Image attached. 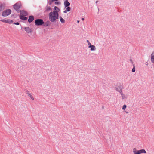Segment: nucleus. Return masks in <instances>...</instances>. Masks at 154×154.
I'll use <instances>...</instances> for the list:
<instances>
[{"label": "nucleus", "instance_id": "nucleus-1", "mask_svg": "<svg viewBox=\"0 0 154 154\" xmlns=\"http://www.w3.org/2000/svg\"><path fill=\"white\" fill-rule=\"evenodd\" d=\"M59 14L58 13L55 11L51 12L49 14V19L51 22L55 23L56 25L58 23L57 19H59Z\"/></svg>", "mask_w": 154, "mask_h": 154}, {"label": "nucleus", "instance_id": "nucleus-2", "mask_svg": "<svg viewBox=\"0 0 154 154\" xmlns=\"http://www.w3.org/2000/svg\"><path fill=\"white\" fill-rule=\"evenodd\" d=\"M13 8L17 11V13L20 12V9L21 8L22 5L21 4V2L20 1H19L15 3L13 6Z\"/></svg>", "mask_w": 154, "mask_h": 154}, {"label": "nucleus", "instance_id": "nucleus-3", "mask_svg": "<svg viewBox=\"0 0 154 154\" xmlns=\"http://www.w3.org/2000/svg\"><path fill=\"white\" fill-rule=\"evenodd\" d=\"M12 11L9 9H6L4 10L2 12V15L3 17H5L9 15L11 13Z\"/></svg>", "mask_w": 154, "mask_h": 154}, {"label": "nucleus", "instance_id": "nucleus-4", "mask_svg": "<svg viewBox=\"0 0 154 154\" xmlns=\"http://www.w3.org/2000/svg\"><path fill=\"white\" fill-rule=\"evenodd\" d=\"M34 23L36 26H41L44 24V21L43 19L39 18L35 19Z\"/></svg>", "mask_w": 154, "mask_h": 154}, {"label": "nucleus", "instance_id": "nucleus-5", "mask_svg": "<svg viewBox=\"0 0 154 154\" xmlns=\"http://www.w3.org/2000/svg\"><path fill=\"white\" fill-rule=\"evenodd\" d=\"M134 154H140L142 153H144V149H142L140 150H137L136 148H134L133 149Z\"/></svg>", "mask_w": 154, "mask_h": 154}, {"label": "nucleus", "instance_id": "nucleus-6", "mask_svg": "<svg viewBox=\"0 0 154 154\" xmlns=\"http://www.w3.org/2000/svg\"><path fill=\"white\" fill-rule=\"evenodd\" d=\"M24 30L27 33H31L33 32V29L29 27H25L24 28Z\"/></svg>", "mask_w": 154, "mask_h": 154}, {"label": "nucleus", "instance_id": "nucleus-7", "mask_svg": "<svg viewBox=\"0 0 154 154\" xmlns=\"http://www.w3.org/2000/svg\"><path fill=\"white\" fill-rule=\"evenodd\" d=\"M0 21L4 23H6L8 24H12L14 22V21L13 20L8 19L7 20L3 19L0 20Z\"/></svg>", "mask_w": 154, "mask_h": 154}, {"label": "nucleus", "instance_id": "nucleus-8", "mask_svg": "<svg viewBox=\"0 0 154 154\" xmlns=\"http://www.w3.org/2000/svg\"><path fill=\"white\" fill-rule=\"evenodd\" d=\"M19 13H20V16H27L28 15L27 12L24 10H20Z\"/></svg>", "mask_w": 154, "mask_h": 154}, {"label": "nucleus", "instance_id": "nucleus-9", "mask_svg": "<svg viewBox=\"0 0 154 154\" xmlns=\"http://www.w3.org/2000/svg\"><path fill=\"white\" fill-rule=\"evenodd\" d=\"M34 17L33 15H30L29 17L28 21L29 23H32L34 20Z\"/></svg>", "mask_w": 154, "mask_h": 154}, {"label": "nucleus", "instance_id": "nucleus-10", "mask_svg": "<svg viewBox=\"0 0 154 154\" xmlns=\"http://www.w3.org/2000/svg\"><path fill=\"white\" fill-rule=\"evenodd\" d=\"M64 4L65 8H66L67 7H69L70 3L68 1V0H66L64 2Z\"/></svg>", "mask_w": 154, "mask_h": 154}, {"label": "nucleus", "instance_id": "nucleus-11", "mask_svg": "<svg viewBox=\"0 0 154 154\" xmlns=\"http://www.w3.org/2000/svg\"><path fill=\"white\" fill-rule=\"evenodd\" d=\"M51 24L50 22L49 21H47L45 23L44 22V24H43L42 26L44 27H47L49 25H50Z\"/></svg>", "mask_w": 154, "mask_h": 154}, {"label": "nucleus", "instance_id": "nucleus-12", "mask_svg": "<svg viewBox=\"0 0 154 154\" xmlns=\"http://www.w3.org/2000/svg\"><path fill=\"white\" fill-rule=\"evenodd\" d=\"M26 16H19L20 19L23 20H27L28 18Z\"/></svg>", "mask_w": 154, "mask_h": 154}, {"label": "nucleus", "instance_id": "nucleus-13", "mask_svg": "<svg viewBox=\"0 0 154 154\" xmlns=\"http://www.w3.org/2000/svg\"><path fill=\"white\" fill-rule=\"evenodd\" d=\"M89 48H91L90 50L91 51H95L96 49L95 46L94 45H91L90 46H88Z\"/></svg>", "mask_w": 154, "mask_h": 154}, {"label": "nucleus", "instance_id": "nucleus-14", "mask_svg": "<svg viewBox=\"0 0 154 154\" xmlns=\"http://www.w3.org/2000/svg\"><path fill=\"white\" fill-rule=\"evenodd\" d=\"M116 90L120 93L122 92V88L120 86H118L116 88Z\"/></svg>", "mask_w": 154, "mask_h": 154}, {"label": "nucleus", "instance_id": "nucleus-15", "mask_svg": "<svg viewBox=\"0 0 154 154\" xmlns=\"http://www.w3.org/2000/svg\"><path fill=\"white\" fill-rule=\"evenodd\" d=\"M54 11H55L56 12H57V13H58L60 11V9L58 7L56 6H54Z\"/></svg>", "mask_w": 154, "mask_h": 154}, {"label": "nucleus", "instance_id": "nucleus-16", "mask_svg": "<svg viewBox=\"0 0 154 154\" xmlns=\"http://www.w3.org/2000/svg\"><path fill=\"white\" fill-rule=\"evenodd\" d=\"M46 11H51L52 8L50 7L47 6L46 8Z\"/></svg>", "mask_w": 154, "mask_h": 154}, {"label": "nucleus", "instance_id": "nucleus-17", "mask_svg": "<svg viewBox=\"0 0 154 154\" xmlns=\"http://www.w3.org/2000/svg\"><path fill=\"white\" fill-rule=\"evenodd\" d=\"M59 18L60 19V20L62 23H64L65 22V20L62 18L61 16H60Z\"/></svg>", "mask_w": 154, "mask_h": 154}, {"label": "nucleus", "instance_id": "nucleus-18", "mask_svg": "<svg viewBox=\"0 0 154 154\" xmlns=\"http://www.w3.org/2000/svg\"><path fill=\"white\" fill-rule=\"evenodd\" d=\"M133 68L132 69V71L133 72H134L135 71V64H133Z\"/></svg>", "mask_w": 154, "mask_h": 154}, {"label": "nucleus", "instance_id": "nucleus-19", "mask_svg": "<svg viewBox=\"0 0 154 154\" xmlns=\"http://www.w3.org/2000/svg\"><path fill=\"white\" fill-rule=\"evenodd\" d=\"M71 8L70 7H67L66 8V10L67 11L69 12L70 11Z\"/></svg>", "mask_w": 154, "mask_h": 154}, {"label": "nucleus", "instance_id": "nucleus-20", "mask_svg": "<svg viewBox=\"0 0 154 154\" xmlns=\"http://www.w3.org/2000/svg\"><path fill=\"white\" fill-rule=\"evenodd\" d=\"M3 6V4H1V5H0V12H1L4 9V8L3 9H2V7Z\"/></svg>", "mask_w": 154, "mask_h": 154}, {"label": "nucleus", "instance_id": "nucleus-21", "mask_svg": "<svg viewBox=\"0 0 154 154\" xmlns=\"http://www.w3.org/2000/svg\"><path fill=\"white\" fill-rule=\"evenodd\" d=\"M54 4L56 5H60L61 4V2H60L57 1H55Z\"/></svg>", "mask_w": 154, "mask_h": 154}, {"label": "nucleus", "instance_id": "nucleus-22", "mask_svg": "<svg viewBox=\"0 0 154 154\" xmlns=\"http://www.w3.org/2000/svg\"><path fill=\"white\" fill-rule=\"evenodd\" d=\"M26 94H28V95L29 96L31 95V94L27 90H26Z\"/></svg>", "mask_w": 154, "mask_h": 154}, {"label": "nucleus", "instance_id": "nucleus-23", "mask_svg": "<svg viewBox=\"0 0 154 154\" xmlns=\"http://www.w3.org/2000/svg\"><path fill=\"white\" fill-rule=\"evenodd\" d=\"M126 107H127V106L126 105H123V106L122 107V109L124 110H125L126 109Z\"/></svg>", "mask_w": 154, "mask_h": 154}, {"label": "nucleus", "instance_id": "nucleus-24", "mask_svg": "<svg viewBox=\"0 0 154 154\" xmlns=\"http://www.w3.org/2000/svg\"><path fill=\"white\" fill-rule=\"evenodd\" d=\"M11 17H14L15 18L17 17V15L16 14H11Z\"/></svg>", "mask_w": 154, "mask_h": 154}, {"label": "nucleus", "instance_id": "nucleus-25", "mask_svg": "<svg viewBox=\"0 0 154 154\" xmlns=\"http://www.w3.org/2000/svg\"><path fill=\"white\" fill-rule=\"evenodd\" d=\"M87 43H88V45L89 46H91V45H92L91 44L90 42L88 40H87Z\"/></svg>", "mask_w": 154, "mask_h": 154}, {"label": "nucleus", "instance_id": "nucleus-26", "mask_svg": "<svg viewBox=\"0 0 154 154\" xmlns=\"http://www.w3.org/2000/svg\"><path fill=\"white\" fill-rule=\"evenodd\" d=\"M13 23L14 24L17 25H19L20 24V23L18 22H14V23Z\"/></svg>", "mask_w": 154, "mask_h": 154}, {"label": "nucleus", "instance_id": "nucleus-27", "mask_svg": "<svg viewBox=\"0 0 154 154\" xmlns=\"http://www.w3.org/2000/svg\"><path fill=\"white\" fill-rule=\"evenodd\" d=\"M120 93V94H121V95H122V98L123 99H124V95L122 93V92H121V93Z\"/></svg>", "mask_w": 154, "mask_h": 154}, {"label": "nucleus", "instance_id": "nucleus-28", "mask_svg": "<svg viewBox=\"0 0 154 154\" xmlns=\"http://www.w3.org/2000/svg\"><path fill=\"white\" fill-rule=\"evenodd\" d=\"M29 96L30 97V98H31V99L32 100H34V98H33V96L31 95Z\"/></svg>", "mask_w": 154, "mask_h": 154}, {"label": "nucleus", "instance_id": "nucleus-29", "mask_svg": "<svg viewBox=\"0 0 154 154\" xmlns=\"http://www.w3.org/2000/svg\"><path fill=\"white\" fill-rule=\"evenodd\" d=\"M130 61L131 63L132 64H133V62L132 60L131 59H130Z\"/></svg>", "mask_w": 154, "mask_h": 154}, {"label": "nucleus", "instance_id": "nucleus-30", "mask_svg": "<svg viewBox=\"0 0 154 154\" xmlns=\"http://www.w3.org/2000/svg\"><path fill=\"white\" fill-rule=\"evenodd\" d=\"M67 11L66 10H65V11H64L63 12L64 13H67Z\"/></svg>", "mask_w": 154, "mask_h": 154}, {"label": "nucleus", "instance_id": "nucleus-31", "mask_svg": "<svg viewBox=\"0 0 154 154\" xmlns=\"http://www.w3.org/2000/svg\"><path fill=\"white\" fill-rule=\"evenodd\" d=\"M81 20H82L83 21L85 19H84V18H82L81 19Z\"/></svg>", "mask_w": 154, "mask_h": 154}, {"label": "nucleus", "instance_id": "nucleus-32", "mask_svg": "<svg viewBox=\"0 0 154 154\" xmlns=\"http://www.w3.org/2000/svg\"><path fill=\"white\" fill-rule=\"evenodd\" d=\"M98 2V1H96L95 2H96V3H97Z\"/></svg>", "mask_w": 154, "mask_h": 154}, {"label": "nucleus", "instance_id": "nucleus-33", "mask_svg": "<svg viewBox=\"0 0 154 154\" xmlns=\"http://www.w3.org/2000/svg\"><path fill=\"white\" fill-rule=\"evenodd\" d=\"M79 20H78V21H77V22H78V23H79Z\"/></svg>", "mask_w": 154, "mask_h": 154}, {"label": "nucleus", "instance_id": "nucleus-34", "mask_svg": "<svg viewBox=\"0 0 154 154\" xmlns=\"http://www.w3.org/2000/svg\"><path fill=\"white\" fill-rule=\"evenodd\" d=\"M146 153V152L145 151V154Z\"/></svg>", "mask_w": 154, "mask_h": 154}]
</instances>
